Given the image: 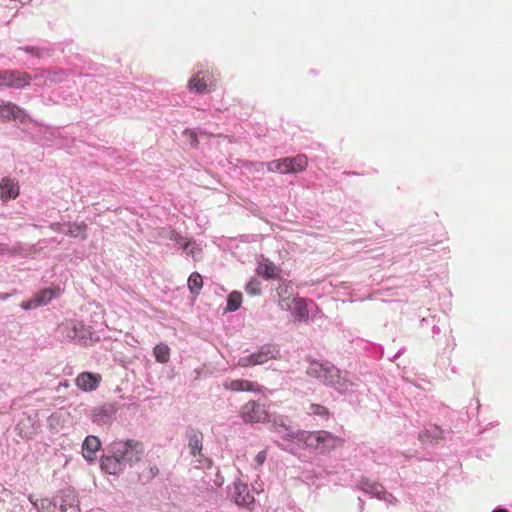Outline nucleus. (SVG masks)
<instances>
[{"instance_id": "1", "label": "nucleus", "mask_w": 512, "mask_h": 512, "mask_svg": "<svg viewBox=\"0 0 512 512\" xmlns=\"http://www.w3.org/2000/svg\"><path fill=\"white\" fill-rule=\"evenodd\" d=\"M306 374L342 394L352 392L355 386L354 379L347 371L342 372L328 361L311 360Z\"/></svg>"}, {"instance_id": "2", "label": "nucleus", "mask_w": 512, "mask_h": 512, "mask_svg": "<svg viewBox=\"0 0 512 512\" xmlns=\"http://www.w3.org/2000/svg\"><path fill=\"white\" fill-rule=\"evenodd\" d=\"M144 451V445L134 439L115 441L109 446V453L118 456L124 467H132L134 464L140 462Z\"/></svg>"}, {"instance_id": "3", "label": "nucleus", "mask_w": 512, "mask_h": 512, "mask_svg": "<svg viewBox=\"0 0 512 512\" xmlns=\"http://www.w3.org/2000/svg\"><path fill=\"white\" fill-rule=\"evenodd\" d=\"M57 337L62 342L85 344L92 335V329L78 320H66L58 325Z\"/></svg>"}, {"instance_id": "4", "label": "nucleus", "mask_w": 512, "mask_h": 512, "mask_svg": "<svg viewBox=\"0 0 512 512\" xmlns=\"http://www.w3.org/2000/svg\"><path fill=\"white\" fill-rule=\"evenodd\" d=\"M300 444L304 443L307 447L316 449L321 454L332 451L340 444L341 439L327 431L301 432Z\"/></svg>"}, {"instance_id": "5", "label": "nucleus", "mask_w": 512, "mask_h": 512, "mask_svg": "<svg viewBox=\"0 0 512 512\" xmlns=\"http://www.w3.org/2000/svg\"><path fill=\"white\" fill-rule=\"evenodd\" d=\"M271 422L274 432L278 433L281 439L287 442L286 444H282L284 449L292 451L293 448L291 447V443L300 444V437L298 434H300L302 431L294 430L288 417L283 415H275L273 416Z\"/></svg>"}, {"instance_id": "6", "label": "nucleus", "mask_w": 512, "mask_h": 512, "mask_svg": "<svg viewBox=\"0 0 512 512\" xmlns=\"http://www.w3.org/2000/svg\"><path fill=\"white\" fill-rule=\"evenodd\" d=\"M279 357V348L275 345L266 344L261 346L257 352L240 357L237 361V366L249 367L261 365L270 359H277Z\"/></svg>"}, {"instance_id": "7", "label": "nucleus", "mask_w": 512, "mask_h": 512, "mask_svg": "<svg viewBox=\"0 0 512 512\" xmlns=\"http://www.w3.org/2000/svg\"><path fill=\"white\" fill-rule=\"evenodd\" d=\"M242 421L246 424L262 423L268 419L265 406L256 401H248L239 412Z\"/></svg>"}, {"instance_id": "8", "label": "nucleus", "mask_w": 512, "mask_h": 512, "mask_svg": "<svg viewBox=\"0 0 512 512\" xmlns=\"http://www.w3.org/2000/svg\"><path fill=\"white\" fill-rule=\"evenodd\" d=\"M357 489L388 503H394L396 501V498L392 494L386 492L380 483L367 477H361L359 479Z\"/></svg>"}, {"instance_id": "9", "label": "nucleus", "mask_w": 512, "mask_h": 512, "mask_svg": "<svg viewBox=\"0 0 512 512\" xmlns=\"http://www.w3.org/2000/svg\"><path fill=\"white\" fill-rule=\"evenodd\" d=\"M279 306L282 310L290 311L297 321L308 320L309 312L307 303L303 298L285 297L279 301Z\"/></svg>"}, {"instance_id": "10", "label": "nucleus", "mask_w": 512, "mask_h": 512, "mask_svg": "<svg viewBox=\"0 0 512 512\" xmlns=\"http://www.w3.org/2000/svg\"><path fill=\"white\" fill-rule=\"evenodd\" d=\"M164 237L174 241L186 255L191 256L194 260H199L202 257V249L196 242L188 240L172 230L165 231Z\"/></svg>"}, {"instance_id": "11", "label": "nucleus", "mask_w": 512, "mask_h": 512, "mask_svg": "<svg viewBox=\"0 0 512 512\" xmlns=\"http://www.w3.org/2000/svg\"><path fill=\"white\" fill-rule=\"evenodd\" d=\"M32 76L21 70H4L2 71L3 87L22 89L30 85Z\"/></svg>"}, {"instance_id": "12", "label": "nucleus", "mask_w": 512, "mask_h": 512, "mask_svg": "<svg viewBox=\"0 0 512 512\" xmlns=\"http://www.w3.org/2000/svg\"><path fill=\"white\" fill-rule=\"evenodd\" d=\"M27 118V113L20 106L12 102H0V122L15 120L24 123Z\"/></svg>"}, {"instance_id": "13", "label": "nucleus", "mask_w": 512, "mask_h": 512, "mask_svg": "<svg viewBox=\"0 0 512 512\" xmlns=\"http://www.w3.org/2000/svg\"><path fill=\"white\" fill-rule=\"evenodd\" d=\"M54 499L56 505L59 504L61 512H80L79 500L73 490H62Z\"/></svg>"}, {"instance_id": "14", "label": "nucleus", "mask_w": 512, "mask_h": 512, "mask_svg": "<svg viewBox=\"0 0 512 512\" xmlns=\"http://www.w3.org/2000/svg\"><path fill=\"white\" fill-rule=\"evenodd\" d=\"M307 157L303 154H299L295 157H285L280 159V173H298L302 172L307 167Z\"/></svg>"}, {"instance_id": "15", "label": "nucleus", "mask_w": 512, "mask_h": 512, "mask_svg": "<svg viewBox=\"0 0 512 512\" xmlns=\"http://www.w3.org/2000/svg\"><path fill=\"white\" fill-rule=\"evenodd\" d=\"M57 292L52 289H44L34 295V297L28 301L21 303V308L24 310H32L41 306H45L57 296Z\"/></svg>"}, {"instance_id": "16", "label": "nucleus", "mask_w": 512, "mask_h": 512, "mask_svg": "<svg viewBox=\"0 0 512 512\" xmlns=\"http://www.w3.org/2000/svg\"><path fill=\"white\" fill-rule=\"evenodd\" d=\"M232 497L237 505L248 509L254 504V497L250 494L247 484L241 481L234 482Z\"/></svg>"}, {"instance_id": "17", "label": "nucleus", "mask_w": 512, "mask_h": 512, "mask_svg": "<svg viewBox=\"0 0 512 512\" xmlns=\"http://www.w3.org/2000/svg\"><path fill=\"white\" fill-rule=\"evenodd\" d=\"M20 193L19 183L16 179L4 177L0 182V199L2 202L14 200Z\"/></svg>"}, {"instance_id": "18", "label": "nucleus", "mask_w": 512, "mask_h": 512, "mask_svg": "<svg viewBox=\"0 0 512 512\" xmlns=\"http://www.w3.org/2000/svg\"><path fill=\"white\" fill-rule=\"evenodd\" d=\"M115 412L116 409L112 404H106L95 408L92 413V421L97 425L108 424L113 420Z\"/></svg>"}, {"instance_id": "19", "label": "nucleus", "mask_w": 512, "mask_h": 512, "mask_svg": "<svg viewBox=\"0 0 512 512\" xmlns=\"http://www.w3.org/2000/svg\"><path fill=\"white\" fill-rule=\"evenodd\" d=\"M100 380L101 377L98 374L82 372L76 378V385L83 391H93L98 387Z\"/></svg>"}, {"instance_id": "20", "label": "nucleus", "mask_w": 512, "mask_h": 512, "mask_svg": "<svg viewBox=\"0 0 512 512\" xmlns=\"http://www.w3.org/2000/svg\"><path fill=\"white\" fill-rule=\"evenodd\" d=\"M202 441L203 436L201 433H196L194 431H191L188 434V448L190 451V454L196 459L195 461L199 464H202Z\"/></svg>"}, {"instance_id": "21", "label": "nucleus", "mask_w": 512, "mask_h": 512, "mask_svg": "<svg viewBox=\"0 0 512 512\" xmlns=\"http://www.w3.org/2000/svg\"><path fill=\"white\" fill-rule=\"evenodd\" d=\"M124 468L118 456L113 453H109L101 459V469L105 473L117 475L122 472Z\"/></svg>"}, {"instance_id": "22", "label": "nucleus", "mask_w": 512, "mask_h": 512, "mask_svg": "<svg viewBox=\"0 0 512 512\" xmlns=\"http://www.w3.org/2000/svg\"><path fill=\"white\" fill-rule=\"evenodd\" d=\"M224 388L226 390L234 391V392H258L259 386L257 383L248 381V380H231L224 383Z\"/></svg>"}, {"instance_id": "23", "label": "nucleus", "mask_w": 512, "mask_h": 512, "mask_svg": "<svg viewBox=\"0 0 512 512\" xmlns=\"http://www.w3.org/2000/svg\"><path fill=\"white\" fill-rule=\"evenodd\" d=\"M100 446L101 442L96 436H87L82 445L83 457L88 461H93Z\"/></svg>"}, {"instance_id": "24", "label": "nucleus", "mask_w": 512, "mask_h": 512, "mask_svg": "<svg viewBox=\"0 0 512 512\" xmlns=\"http://www.w3.org/2000/svg\"><path fill=\"white\" fill-rule=\"evenodd\" d=\"M279 271L280 269L278 266H276L272 261L264 257H262L261 261H259L258 263L257 273L268 279L278 277Z\"/></svg>"}, {"instance_id": "25", "label": "nucleus", "mask_w": 512, "mask_h": 512, "mask_svg": "<svg viewBox=\"0 0 512 512\" xmlns=\"http://www.w3.org/2000/svg\"><path fill=\"white\" fill-rule=\"evenodd\" d=\"M32 80L35 81L37 86H48L52 83H57L59 81V75L55 72L51 73L45 70H36L32 76Z\"/></svg>"}, {"instance_id": "26", "label": "nucleus", "mask_w": 512, "mask_h": 512, "mask_svg": "<svg viewBox=\"0 0 512 512\" xmlns=\"http://www.w3.org/2000/svg\"><path fill=\"white\" fill-rule=\"evenodd\" d=\"M28 499L37 512H50L51 508L56 506V499L54 498L52 500L49 498L34 499L30 495Z\"/></svg>"}, {"instance_id": "27", "label": "nucleus", "mask_w": 512, "mask_h": 512, "mask_svg": "<svg viewBox=\"0 0 512 512\" xmlns=\"http://www.w3.org/2000/svg\"><path fill=\"white\" fill-rule=\"evenodd\" d=\"M87 226L84 223H66L65 234L71 237L87 238Z\"/></svg>"}, {"instance_id": "28", "label": "nucleus", "mask_w": 512, "mask_h": 512, "mask_svg": "<svg viewBox=\"0 0 512 512\" xmlns=\"http://www.w3.org/2000/svg\"><path fill=\"white\" fill-rule=\"evenodd\" d=\"M201 74L202 72H198L189 80L188 88L190 91L202 93L207 89L208 84L204 81V77Z\"/></svg>"}, {"instance_id": "29", "label": "nucleus", "mask_w": 512, "mask_h": 512, "mask_svg": "<svg viewBox=\"0 0 512 512\" xmlns=\"http://www.w3.org/2000/svg\"><path fill=\"white\" fill-rule=\"evenodd\" d=\"M443 430L437 426L425 430L419 434L421 442H432L442 438Z\"/></svg>"}, {"instance_id": "30", "label": "nucleus", "mask_w": 512, "mask_h": 512, "mask_svg": "<svg viewBox=\"0 0 512 512\" xmlns=\"http://www.w3.org/2000/svg\"><path fill=\"white\" fill-rule=\"evenodd\" d=\"M153 354L157 362L167 363L170 359V348L164 343H159L154 347Z\"/></svg>"}, {"instance_id": "31", "label": "nucleus", "mask_w": 512, "mask_h": 512, "mask_svg": "<svg viewBox=\"0 0 512 512\" xmlns=\"http://www.w3.org/2000/svg\"><path fill=\"white\" fill-rule=\"evenodd\" d=\"M242 303V294L240 292L234 291L229 294L227 299L226 311L234 312L238 310Z\"/></svg>"}, {"instance_id": "32", "label": "nucleus", "mask_w": 512, "mask_h": 512, "mask_svg": "<svg viewBox=\"0 0 512 512\" xmlns=\"http://www.w3.org/2000/svg\"><path fill=\"white\" fill-rule=\"evenodd\" d=\"M203 280L202 276L194 272L188 278V287L192 294H198L200 289L202 288Z\"/></svg>"}, {"instance_id": "33", "label": "nucleus", "mask_w": 512, "mask_h": 512, "mask_svg": "<svg viewBox=\"0 0 512 512\" xmlns=\"http://www.w3.org/2000/svg\"><path fill=\"white\" fill-rule=\"evenodd\" d=\"M307 413L324 418H326L329 414L327 408L319 404H310Z\"/></svg>"}, {"instance_id": "34", "label": "nucleus", "mask_w": 512, "mask_h": 512, "mask_svg": "<svg viewBox=\"0 0 512 512\" xmlns=\"http://www.w3.org/2000/svg\"><path fill=\"white\" fill-rule=\"evenodd\" d=\"M246 292L250 295H259L261 292L260 289V282L256 278H252L247 284H246Z\"/></svg>"}, {"instance_id": "35", "label": "nucleus", "mask_w": 512, "mask_h": 512, "mask_svg": "<svg viewBox=\"0 0 512 512\" xmlns=\"http://www.w3.org/2000/svg\"><path fill=\"white\" fill-rule=\"evenodd\" d=\"M19 51H25L26 53H29L33 57L36 58H42L45 54V51L43 49H40L38 47L34 46H27L25 48H18Z\"/></svg>"}, {"instance_id": "36", "label": "nucleus", "mask_w": 512, "mask_h": 512, "mask_svg": "<svg viewBox=\"0 0 512 512\" xmlns=\"http://www.w3.org/2000/svg\"><path fill=\"white\" fill-rule=\"evenodd\" d=\"M267 169L269 172H278L280 173V159L273 160L267 163Z\"/></svg>"}, {"instance_id": "37", "label": "nucleus", "mask_w": 512, "mask_h": 512, "mask_svg": "<svg viewBox=\"0 0 512 512\" xmlns=\"http://www.w3.org/2000/svg\"><path fill=\"white\" fill-rule=\"evenodd\" d=\"M184 136L187 137L189 143L192 146L197 145L198 141H197V135L195 134V132H193L191 130H186V131H184Z\"/></svg>"}, {"instance_id": "38", "label": "nucleus", "mask_w": 512, "mask_h": 512, "mask_svg": "<svg viewBox=\"0 0 512 512\" xmlns=\"http://www.w3.org/2000/svg\"><path fill=\"white\" fill-rule=\"evenodd\" d=\"M266 460V452L265 451H260L256 456H255V463H256V466H261L263 465V463L265 462Z\"/></svg>"}, {"instance_id": "39", "label": "nucleus", "mask_w": 512, "mask_h": 512, "mask_svg": "<svg viewBox=\"0 0 512 512\" xmlns=\"http://www.w3.org/2000/svg\"><path fill=\"white\" fill-rule=\"evenodd\" d=\"M50 228L53 231L60 232V233H65L66 223H64V224H62V223H52V224H50Z\"/></svg>"}, {"instance_id": "40", "label": "nucleus", "mask_w": 512, "mask_h": 512, "mask_svg": "<svg viewBox=\"0 0 512 512\" xmlns=\"http://www.w3.org/2000/svg\"><path fill=\"white\" fill-rule=\"evenodd\" d=\"M253 489L257 492V493H260L263 491V488H262V485H257V483L255 485H253Z\"/></svg>"}, {"instance_id": "41", "label": "nucleus", "mask_w": 512, "mask_h": 512, "mask_svg": "<svg viewBox=\"0 0 512 512\" xmlns=\"http://www.w3.org/2000/svg\"><path fill=\"white\" fill-rule=\"evenodd\" d=\"M150 472L152 473V475L155 476V475L158 474V468L157 467H151Z\"/></svg>"}, {"instance_id": "42", "label": "nucleus", "mask_w": 512, "mask_h": 512, "mask_svg": "<svg viewBox=\"0 0 512 512\" xmlns=\"http://www.w3.org/2000/svg\"><path fill=\"white\" fill-rule=\"evenodd\" d=\"M493 512H508V511L504 508H498V509H495Z\"/></svg>"}, {"instance_id": "43", "label": "nucleus", "mask_w": 512, "mask_h": 512, "mask_svg": "<svg viewBox=\"0 0 512 512\" xmlns=\"http://www.w3.org/2000/svg\"><path fill=\"white\" fill-rule=\"evenodd\" d=\"M0 87H3V83H2V71L0 72Z\"/></svg>"}, {"instance_id": "44", "label": "nucleus", "mask_w": 512, "mask_h": 512, "mask_svg": "<svg viewBox=\"0 0 512 512\" xmlns=\"http://www.w3.org/2000/svg\"><path fill=\"white\" fill-rule=\"evenodd\" d=\"M358 501H360V503H361L360 508L362 509L363 508V502H362L361 498H358Z\"/></svg>"}]
</instances>
